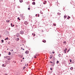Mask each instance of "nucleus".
I'll use <instances>...</instances> for the list:
<instances>
[{
  "label": "nucleus",
  "mask_w": 75,
  "mask_h": 75,
  "mask_svg": "<svg viewBox=\"0 0 75 75\" xmlns=\"http://www.w3.org/2000/svg\"><path fill=\"white\" fill-rule=\"evenodd\" d=\"M32 4H33V5H35V2H33V3H32Z\"/></svg>",
  "instance_id": "10"
},
{
  "label": "nucleus",
  "mask_w": 75,
  "mask_h": 75,
  "mask_svg": "<svg viewBox=\"0 0 75 75\" xmlns=\"http://www.w3.org/2000/svg\"><path fill=\"white\" fill-rule=\"evenodd\" d=\"M8 40V37H7V38L5 39V40Z\"/></svg>",
  "instance_id": "13"
},
{
  "label": "nucleus",
  "mask_w": 75,
  "mask_h": 75,
  "mask_svg": "<svg viewBox=\"0 0 75 75\" xmlns=\"http://www.w3.org/2000/svg\"><path fill=\"white\" fill-rule=\"evenodd\" d=\"M51 63L52 64V62H50V63Z\"/></svg>",
  "instance_id": "35"
},
{
  "label": "nucleus",
  "mask_w": 75,
  "mask_h": 75,
  "mask_svg": "<svg viewBox=\"0 0 75 75\" xmlns=\"http://www.w3.org/2000/svg\"><path fill=\"white\" fill-rule=\"evenodd\" d=\"M42 42H43L45 43V42H46V40H43Z\"/></svg>",
  "instance_id": "9"
},
{
  "label": "nucleus",
  "mask_w": 75,
  "mask_h": 75,
  "mask_svg": "<svg viewBox=\"0 0 75 75\" xmlns=\"http://www.w3.org/2000/svg\"><path fill=\"white\" fill-rule=\"evenodd\" d=\"M10 21L9 20H8V22H9Z\"/></svg>",
  "instance_id": "40"
},
{
  "label": "nucleus",
  "mask_w": 75,
  "mask_h": 75,
  "mask_svg": "<svg viewBox=\"0 0 75 75\" xmlns=\"http://www.w3.org/2000/svg\"><path fill=\"white\" fill-rule=\"evenodd\" d=\"M29 53V51L28 50H26L25 52V53L26 54H28Z\"/></svg>",
  "instance_id": "3"
},
{
  "label": "nucleus",
  "mask_w": 75,
  "mask_h": 75,
  "mask_svg": "<svg viewBox=\"0 0 75 75\" xmlns=\"http://www.w3.org/2000/svg\"><path fill=\"white\" fill-rule=\"evenodd\" d=\"M11 27H14V25H13V24H12V23H11Z\"/></svg>",
  "instance_id": "7"
},
{
  "label": "nucleus",
  "mask_w": 75,
  "mask_h": 75,
  "mask_svg": "<svg viewBox=\"0 0 75 75\" xmlns=\"http://www.w3.org/2000/svg\"><path fill=\"white\" fill-rule=\"evenodd\" d=\"M32 1H35V0H32Z\"/></svg>",
  "instance_id": "37"
},
{
  "label": "nucleus",
  "mask_w": 75,
  "mask_h": 75,
  "mask_svg": "<svg viewBox=\"0 0 75 75\" xmlns=\"http://www.w3.org/2000/svg\"><path fill=\"white\" fill-rule=\"evenodd\" d=\"M57 14H58V15H59V16H60V15H61V13H57Z\"/></svg>",
  "instance_id": "15"
},
{
  "label": "nucleus",
  "mask_w": 75,
  "mask_h": 75,
  "mask_svg": "<svg viewBox=\"0 0 75 75\" xmlns=\"http://www.w3.org/2000/svg\"><path fill=\"white\" fill-rule=\"evenodd\" d=\"M6 22H7V23H8V21L7 20H6Z\"/></svg>",
  "instance_id": "41"
},
{
  "label": "nucleus",
  "mask_w": 75,
  "mask_h": 75,
  "mask_svg": "<svg viewBox=\"0 0 75 75\" xmlns=\"http://www.w3.org/2000/svg\"><path fill=\"white\" fill-rule=\"evenodd\" d=\"M25 67H23V69H25Z\"/></svg>",
  "instance_id": "27"
},
{
  "label": "nucleus",
  "mask_w": 75,
  "mask_h": 75,
  "mask_svg": "<svg viewBox=\"0 0 75 75\" xmlns=\"http://www.w3.org/2000/svg\"><path fill=\"white\" fill-rule=\"evenodd\" d=\"M50 59H51L52 58V56H51V55L50 56Z\"/></svg>",
  "instance_id": "14"
},
{
  "label": "nucleus",
  "mask_w": 75,
  "mask_h": 75,
  "mask_svg": "<svg viewBox=\"0 0 75 75\" xmlns=\"http://www.w3.org/2000/svg\"><path fill=\"white\" fill-rule=\"evenodd\" d=\"M64 53H65V54L66 53V51H64Z\"/></svg>",
  "instance_id": "38"
},
{
  "label": "nucleus",
  "mask_w": 75,
  "mask_h": 75,
  "mask_svg": "<svg viewBox=\"0 0 75 75\" xmlns=\"http://www.w3.org/2000/svg\"><path fill=\"white\" fill-rule=\"evenodd\" d=\"M19 1L21 3H22V2H23V0H19Z\"/></svg>",
  "instance_id": "8"
},
{
  "label": "nucleus",
  "mask_w": 75,
  "mask_h": 75,
  "mask_svg": "<svg viewBox=\"0 0 75 75\" xmlns=\"http://www.w3.org/2000/svg\"><path fill=\"white\" fill-rule=\"evenodd\" d=\"M24 23L25 24H28V22L27 21H25Z\"/></svg>",
  "instance_id": "5"
},
{
  "label": "nucleus",
  "mask_w": 75,
  "mask_h": 75,
  "mask_svg": "<svg viewBox=\"0 0 75 75\" xmlns=\"http://www.w3.org/2000/svg\"><path fill=\"white\" fill-rule=\"evenodd\" d=\"M50 69L51 70V71H52V68H51Z\"/></svg>",
  "instance_id": "32"
},
{
  "label": "nucleus",
  "mask_w": 75,
  "mask_h": 75,
  "mask_svg": "<svg viewBox=\"0 0 75 75\" xmlns=\"http://www.w3.org/2000/svg\"><path fill=\"white\" fill-rule=\"evenodd\" d=\"M34 58H36V56H35V57H34Z\"/></svg>",
  "instance_id": "36"
},
{
  "label": "nucleus",
  "mask_w": 75,
  "mask_h": 75,
  "mask_svg": "<svg viewBox=\"0 0 75 75\" xmlns=\"http://www.w3.org/2000/svg\"><path fill=\"white\" fill-rule=\"evenodd\" d=\"M4 64H3L2 65V67H4Z\"/></svg>",
  "instance_id": "33"
},
{
  "label": "nucleus",
  "mask_w": 75,
  "mask_h": 75,
  "mask_svg": "<svg viewBox=\"0 0 75 75\" xmlns=\"http://www.w3.org/2000/svg\"><path fill=\"white\" fill-rule=\"evenodd\" d=\"M70 63H69V64H70Z\"/></svg>",
  "instance_id": "51"
},
{
  "label": "nucleus",
  "mask_w": 75,
  "mask_h": 75,
  "mask_svg": "<svg viewBox=\"0 0 75 75\" xmlns=\"http://www.w3.org/2000/svg\"><path fill=\"white\" fill-rule=\"evenodd\" d=\"M9 57L8 56H6L4 57V58H6V59H7V58H8Z\"/></svg>",
  "instance_id": "4"
},
{
  "label": "nucleus",
  "mask_w": 75,
  "mask_h": 75,
  "mask_svg": "<svg viewBox=\"0 0 75 75\" xmlns=\"http://www.w3.org/2000/svg\"><path fill=\"white\" fill-rule=\"evenodd\" d=\"M52 54H54L55 53L54 52V51H53V52H52Z\"/></svg>",
  "instance_id": "31"
},
{
  "label": "nucleus",
  "mask_w": 75,
  "mask_h": 75,
  "mask_svg": "<svg viewBox=\"0 0 75 75\" xmlns=\"http://www.w3.org/2000/svg\"><path fill=\"white\" fill-rule=\"evenodd\" d=\"M70 50V48L67 51V52H69V51Z\"/></svg>",
  "instance_id": "28"
},
{
  "label": "nucleus",
  "mask_w": 75,
  "mask_h": 75,
  "mask_svg": "<svg viewBox=\"0 0 75 75\" xmlns=\"http://www.w3.org/2000/svg\"><path fill=\"white\" fill-rule=\"evenodd\" d=\"M7 50H8V48L7 49Z\"/></svg>",
  "instance_id": "49"
},
{
  "label": "nucleus",
  "mask_w": 75,
  "mask_h": 75,
  "mask_svg": "<svg viewBox=\"0 0 75 75\" xmlns=\"http://www.w3.org/2000/svg\"><path fill=\"white\" fill-rule=\"evenodd\" d=\"M6 74V75H7V74Z\"/></svg>",
  "instance_id": "54"
},
{
  "label": "nucleus",
  "mask_w": 75,
  "mask_h": 75,
  "mask_svg": "<svg viewBox=\"0 0 75 75\" xmlns=\"http://www.w3.org/2000/svg\"><path fill=\"white\" fill-rule=\"evenodd\" d=\"M19 40H20V39H19V38H17V41H19Z\"/></svg>",
  "instance_id": "20"
},
{
  "label": "nucleus",
  "mask_w": 75,
  "mask_h": 75,
  "mask_svg": "<svg viewBox=\"0 0 75 75\" xmlns=\"http://www.w3.org/2000/svg\"><path fill=\"white\" fill-rule=\"evenodd\" d=\"M73 68H73V67H72L70 68V69L71 70L72 69H73Z\"/></svg>",
  "instance_id": "19"
},
{
  "label": "nucleus",
  "mask_w": 75,
  "mask_h": 75,
  "mask_svg": "<svg viewBox=\"0 0 75 75\" xmlns=\"http://www.w3.org/2000/svg\"><path fill=\"white\" fill-rule=\"evenodd\" d=\"M21 50H23V47H21Z\"/></svg>",
  "instance_id": "46"
},
{
  "label": "nucleus",
  "mask_w": 75,
  "mask_h": 75,
  "mask_svg": "<svg viewBox=\"0 0 75 75\" xmlns=\"http://www.w3.org/2000/svg\"><path fill=\"white\" fill-rule=\"evenodd\" d=\"M24 31L23 30H21L20 31V33L21 34H22L23 35V34H24Z\"/></svg>",
  "instance_id": "1"
},
{
  "label": "nucleus",
  "mask_w": 75,
  "mask_h": 75,
  "mask_svg": "<svg viewBox=\"0 0 75 75\" xmlns=\"http://www.w3.org/2000/svg\"><path fill=\"white\" fill-rule=\"evenodd\" d=\"M71 18V17L70 16H68L67 17V19L68 20H69V18Z\"/></svg>",
  "instance_id": "12"
},
{
  "label": "nucleus",
  "mask_w": 75,
  "mask_h": 75,
  "mask_svg": "<svg viewBox=\"0 0 75 75\" xmlns=\"http://www.w3.org/2000/svg\"><path fill=\"white\" fill-rule=\"evenodd\" d=\"M37 16V15L36 14L35 15V16Z\"/></svg>",
  "instance_id": "44"
},
{
  "label": "nucleus",
  "mask_w": 75,
  "mask_h": 75,
  "mask_svg": "<svg viewBox=\"0 0 75 75\" xmlns=\"http://www.w3.org/2000/svg\"><path fill=\"white\" fill-rule=\"evenodd\" d=\"M69 61H70V62H72V60L71 59H70L69 60Z\"/></svg>",
  "instance_id": "24"
},
{
  "label": "nucleus",
  "mask_w": 75,
  "mask_h": 75,
  "mask_svg": "<svg viewBox=\"0 0 75 75\" xmlns=\"http://www.w3.org/2000/svg\"><path fill=\"white\" fill-rule=\"evenodd\" d=\"M67 17V16H64V18H66Z\"/></svg>",
  "instance_id": "16"
},
{
  "label": "nucleus",
  "mask_w": 75,
  "mask_h": 75,
  "mask_svg": "<svg viewBox=\"0 0 75 75\" xmlns=\"http://www.w3.org/2000/svg\"><path fill=\"white\" fill-rule=\"evenodd\" d=\"M8 60H11V59L10 58H7V59Z\"/></svg>",
  "instance_id": "23"
},
{
  "label": "nucleus",
  "mask_w": 75,
  "mask_h": 75,
  "mask_svg": "<svg viewBox=\"0 0 75 75\" xmlns=\"http://www.w3.org/2000/svg\"><path fill=\"white\" fill-rule=\"evenodd\" d=\"M8 55H11V53L10 52H8Z\"/></svg>",
  "instance_id": "17"
},
{
  "label": "nucleus",
  "mask_w": 75,
  "mask_h": 75,
  "mask_svg": "<svg viewBox=\"0 0 75 75\" xmlns=\"http://www.w3.org/2000/svg\"><path fill=\"white\" fill-rule=\"evenodd\" d=\"M13 51V50H12V51Z\"/></svg>",
  "instance_id": "50"
},
{
  "label": "nucleus",
  "mask_w": 75,
  "mask_h": 75,
  "mask_svg": "<svg viewBox=\"0 0 75 75\" xmlns=\"http://www.w3.org/2000/svg\"><path fill=\"white\" fill-rule=\"evenodd\" d=\"M44 32V31L43 30H42V32Z\"/></svg>",
  "instance_id": "48"
},
{
  "label": "nucleus",
  "mask_w": 75,
  "mask_h": 75,
  "mask_svg": "<svg viewBox=\"0 0 75 75\" xmlns=\"http://www.w3.org/2000/svg\"><path fill=\"white\" fill-rule=\"evenodd\" d=\"M18 20H21V19L20 18H19V17H18Z\"/></svg>",
  "instance_id": "22"
},
{
  "label": "nucleus",
  "mask_w": 75,
  "mask_h": 75,
  "mask_svg": "<svg viewBox=\"0 0 75 75\" xmlns=\"http://www.w3.org/2000/svg\"><path fill=\"white\" fill-rule=\"evenodd\" d=\"M18 26H17V25H16V27H18Z\"/></svg>",
  "instance_id": "53"
},
{
  "label": "nucleus",
  "mask_w": 75,
  "mask_h": 75,
  "mask_svg": "<svg viewBox=\"0 0 75 75\" xmlns=\"http://www.w3.org/2000/svg\"><path fill=\"white\" fill-rule=\"evenodd\" d=\"M23 59H24V57H23Z\"/></svg>",
  "instance_id": "43"
},
{
  "label": "nucleus",
  "mask_w": 75,
  "mask_h": 75,
  "mask_svg": "<svg viewBox=\"0 0 75 75\" xmlns=\"http://www.w3.org/2000/svg\"><path fill=\"white\" fill-rule=\"evenodd\" d=\"M5 66H4V67H5Z\"/></svg>",
  "instance_id": "55"
},
{
  "label": "nucleus",
  "mask_w": 75,
  "mask_h": 75,
  "mask_svg": "<svg viewBox=\"0 0 75 75\" xmlns=\"http://www.w3.org/2000/svg\"><path fill=\"white\" fill-rule=\"evenodd\" d=\"M24 49H23V51H24Z\"/></svg>",
  "instance_id": "47"
},
{
  "label": "nucleus",
  "mask_w": 75,
  "mask_h": 75,
  "mask_svg": "<svg viewBox=\"0 0 75 75\" xmlns=\"http://www.w3.org/2000/svg\"><path fill=\"white\" fill-rule=\"evenodd\" d=\"M61 54H59L58 55V57H61Z\"/></svg>",
  "instance_id": "11"
},
{
  "label": "nucleus",
  "mask_w": 75,
  "mask_h": 75,
  "mask_svg": "<svg viewBox=\"0 0 75 75\" xmlns=\"http://www.w3.org/2000/svg\"><path fill=\"white\" fill-rule=\"evenodd\" d=\"M16 37H19V35H20V33H16Z\"/></svg>",
  "instance_id": "2"
},
{
  "label": "nucleus",
  "mask_w": 75,
  "mask_h": 75,
  "mask_svg": "<svg viewBox=\"0 0 75 75\" xmlns=\"http://www.w3.org/2000/svg\"><path fill=\"white\" fill-rule=\"evenodd\" d=\"M53 25H54V26H56V25L55 24H53Z\"/></svg>",
  "instance_id": "26"
},
{
  "label": "nucleus",
  "mask_w": 75,
  "mask_h": 75,
  "mask_svg": "<svg viewBox=\"0 0 75 75\" xmlns=\"http://www.w3.org/2000/svg\"><path fill=\"white\" fill-rule=\"evenodd\" d=\"M37 54H35V56H37Z\"/></svg>",
  "instance_id": "42"
},
{
  "label": "nucleus",
  "mask_w": 75,
  "mask_h": 75,
  "mask_svg": "<svg viewBox=\"0 0 75 75\" xmlns=\"http://www.w3.org/2000/svg\"><path fill=\"white\" fill-rule=\"evenodd\" d=\"M57 64H58V63H59V61H57Z\"/></svg>",
  "instance_id": "25"
},
{
  "label": "nucleus",
  "mask_w": 75,
  "mask_h": 75,
  "mask_svg": "<svg viewBox=\"0 0 75 75\" xmlns=\"http://www.w3.org/2000/svg\"><path fill=\"white\" fill-rule=\"evenodd\" d=\"M64 44H66V41H64Z\"/></svg>",
  "instance_id": "34"
},
{
  "label": "nucleus",
  "mask_w": 75,
  "mask_h": 75,
  "mask_svg": "<svg viewBox=\"0 0 75 75\" xmlns=\"http://www.w3.org/2000/svg\"><path fill=\"white\" fill-rule=\"evenodd\" d=\"M35 35H33V37H34V36H35Z\"/></svg>",
  "instance_id": "45"
},
{
  "label": "nucleus",
  "mask_w": 75,
  "mask_h": 75,
  "mask_svg": "<svg viewBox=\"0 0 75 75\" xmlns=\"http://www.w3.org/2000/svg\"><path fill=\"white\" fill-rule=\"evenodd\" d=\"M38 17H40V15H38Z\"/></svg>",
  "instance_id": "39"
},
{
  "label": "nucleus",
  "mask_w": 75,
  "mask_h": 75,
  "mask_svg": "<svg viewBox=\"0 0 75 75\" xmlns=\"http://www.w3.org/2000/svg\"><path fill=\"white\" fill-rule=\"evenodd\" d=\"M28 9L29 10H30V8H28Z\"/></svg>",
  "instance_id": "30"
},
{
  "label": "nucleus",
  "mask_w": 75,
  "mask_h": 75,
  "mask_svg": "<svg viewBox=\"0 0 75 75\" xmlns=\"http://www.w3.org/2000/svg\"><path fill=\"white\" fill-rule=\"evenodd\" d=\"M55 62H53V64H52V66L54 67V65H55Z\"/></svg>",
  "instance_id": "6"
},
{
  "label": "nucleus",
  "mask_w": 75,
  "mask_h": 75,
  "mask_svg": "<svg viewBox=\"0 0 75 75\" xmlns=\"http://www.w3.org/2000/svg\"><path fill=\"white\" fill-rule=\"evenodd\" d=\"M1 42H2V43H3L4 42V40H1Z\"/></svg>",
  "instance_id": "21"
},
{
  "label": "nucleus",
  "mask_w": 75,
  "mask_h": 75,
  "mask_svg": "<svg viewBox=\"0 0 75 75\" xmlns=\"http://www.w3.org/2000/svg\"><path fill=\"white\" fill-rule=\"evenodd\" d=\"M47 3V1H45V2H44L43 3L44 4H45Z\"/></svg>",
  "instance_id": "18"
},
{
  "label": "nucleus",
  "mask_w": 75,
  "mask_h": 75,
  "mask_svg": "<svg viewBox=\"0 0 75 75\" xmlns=\"http://www.w3.org/2000/svg\"><path fill=\"white\" fill-rule=\"evenodd\" d=\"M32 35H33V33H32Z\"/></svg>",
  "instance_id": "52"
},
{
  "label": "nucleus",
  "mask_w": 75,
  "mask_h": 75,
  "mask_svg": "<svg viewBox=\"0 0 75 75\" xmlns=\"http://www.w3.org/2000/svg\"><path fill=\"white\" fill-rule=\"evenodd\" d=\"M67 49H66L64 50V51H67Z\"/></svg>",
  "instance_id": "29"
}]
</instances>
